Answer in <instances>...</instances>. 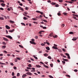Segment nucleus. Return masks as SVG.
Wrapping results in <instances>:
<instances>
[{
	"label": "nucleus",
	"instance_id": "f257e3e1",
	"mask_svg": "<svg viewBox=\"0 0 78 78\" xmlns=\"http://www.w3.org/2000/svg\"><path fill=\"white\" fill-rule=\"evenodd\" d=\"M31 41H30V44H34V45H36V43L34 42V39H32Z\"/></svg>",
	"mask_w": 78,
	"mask_h": 78
},
{
	"label": "nucleus",
	"instance_id": "f03ea898",
	"mask_svg": "<svg viewBox=\"0 0 78 78\" xmlns=\"http://www.w3.org/2000/svg\"><path fill=\"white\" fill-rule=\"evenodd\" d=\"M5 37H6L9 38V39H12V37L9 35H6Z\"/></svg>",
	"mask_w": 78,
	"mask_h": 78
},
{
	"label": "nucleus",
	"instance_id": "7ed1b4c3",
	"mask_svg": "<svg viewBox=\"0 0 78 78\" xmlns=\"http://www.w3.org/2000/svg\"><path fill=\"white\" fill-rule=\"evenodd\" d=\"M27 75H32V73L30 72H27L26 73Z\"/></svg>",
	"mask_w": 78,
	"mask_h": 78
},
{
	"label": "nucleus",
	"instance_id": "20e7f679",
	"mask_svg": "<svg viewBox=\"0 0 78 78\" xmlns=\"http://www.w3.org/2000/svg\"><path fill=\"white\" fill-rule=\"evenodd\" d=\"M52 48H53L54 49H55V50H58V47H56L55 46H53Z\"/></svg>",
	"mask_w": 78,
	"mask_h": 78
},
{
	"label": "nucleus",
	"instance_id": "39448f33",
	"mask_svg": "<svg viewBox=\"0 0 78 78\" xmlns=\"http://www.w3.org/2000/svg\"><path fill=\"white\" fill-rule=\"evenodd\" d=\"M3 39L4 41H7V42H8L9 41V40L8 39L4 37H3Z\"/></svg>",
	"mask_w": 78,
	"mask_h": 78
},
{
	"label": "nucleus",
	"instance_id": "423d86ee",
	"mask_svg": "<svg viewBox=\"0 0 78 78\" xmlns=\"http://www.w3.org/2000/svg\"><path fill=\"white\" fill-rule=\"evenodd\" d=\"M5 28H6L7 29H8V30L10 29V27H9V26H8V25H6L5 26Z\"/></svg>",
	"mask_w": 78,
	"mask_h": 78
},
{
	"label": "nucleus",
	"instance_id": "0eeeda50",
	"mask_svg": "<svg viewBox=\"0 0 78 78\" xmlns=\"http://www.w3.org/2000/svg\"><path fill=\"white\" fill-rule=\"evenodd\" d=\"M13 31H14V29H12V30H9V32H10V33H12Z\"/></svg>",
	"mask_w": 78,
	"mask_h": 78
},
{
	"label": "nucleus",
	"instance_id": "6e6552de",
	"mask_svg": "<svg viewBox=\"0 0 78 78\" xmlns=\"http://www.w3.org/2000/svg\"><path fill=\"white\" fill-rule=\"evenodd\" d=\"M51 5H56V3L55 2H51Z\"/></svg>",
	"mask_w": 78,
	"mask_h": 78
},
{
	"label": "nucleus",
	"instance_id": "1a4fd4ad",
	"mask_svg": "<svg viewBox=\"0 0 78 78\" xmlns=\"http://www.w3.org/2000/svg\"><path fill=\"white\" fill-rule=\"evenodd\" d=\"M27 75L26 74H23L22 76V77L23 78H25V77H26L27 76Z\"/></svg>",
	"mask_w": 78,
	"mask_h": 78
},
{
	"label": "nucleus",
	"instance_id": "9d476101",
	"mask_svg": "<svg viewBox=\"0 0 78 78\" xmlns=\"http://www.w3.org/2000/svg\"><path fill=\"white\" fill-rule=\"evenodd\" d=\"M1 5H2V6H3V7H5V4L3 3H2L1 4Z\"/></svg>",
	"mask_w": 78,
	"mask_h": 78
},
{
	"label": "nucleus",
	"instance_id": "9b49d317",
	"mask_svg": "<svg viewBox=\"0 0 78 78\" xmlns=\"http://www.w3.org/2000/svg\"><path fill=\"white\" fill-rule=\"evenodd\" d=\"M9 22H10V23H14V22L13 21L11 20H10Z\"/></svg>",
	"mask_w": 78,
	"mask_h": 78
},
{
	"label": "nucleus",
	"instance_id": "f8f14e48",
	"mask_svg": "<svg viewBox=\"0 0 78 78\" xmlns=\"http://www.w3.org/2000/svg\"><path fill=\"white\" fill-rule=\"evenodd\" d=\"M6 47V46L5 45H4L2 46V49H4V48H5Z\"/></svg>",
	"mask_w": 78,
	"mask_h": 78
},
{
	"label": "nucleus",
	"instance_id": "ddd939ff",
	"mask_svg": "<svg viewBox=\"0 0 78 78\" xmlns=\"http://www.w3.org/2000/svg\"><path fill=\"white\" fill-rule=\"evenodd\" d=\"M46 48L48 50H50V48H49L48 47H46Z\"/></svg>",
	"mask_w": 78,
	"mask_h": 78
},
{
	"label": "nucleus",
	"instance_id": "4468645a",
	"mask_svg": "<svg viewBox=\"0 0 78 78\" xmlns=\"http://www.w3.org/2000/svg\"><path fill=\"white\" fill-rule=\"evenodd\" d=\"M58 50L60 53H62V50H61V49H58Z\"/></svg>",
	"mask_w": 78,
	"mask_h": 78
},
{
	"label": "nucleus",
	"instance_id": "2eb2a0df",
	"mask_svg": "<svg viewBox=\"0 0 78 78\" xmlns=\"http://www.w3.org/2000/svg\"><path fill=\"white\" fill-rule=\"evenodd\" d=\"M44 56H48V54H44Z\"/></svg>",
	"mask_w": 78,
	"mask_h": 78
},
{
	"label": "nucleus",
	"instance_id": "dca6fc26",
	"mask_svg": "<svg viewBox=\"0 0 78 78\" xmlns=\"http://www.w3.org/2000/svg\"><path fill=\"white\" fill-rule=\"evenodd\" d=\"M33 57H34V58H35V59H37V57L35 56V55H33Z\"/></svg>",
	"mask_w": 78,
	"mask_h": 78
},
{
	"label": "nucleus",
	"instance_id": "f3484780",
	"mask_svg": "<svg viewBox=\"0 0 78 78\" xmlns=\"http://www.w3.org/2000/svg\"><path fill=\"white\" fill-rule=\"evenodd\" d=\"M62 60H63V61H68V60L64 59V58L62 59Z\"/></svg>",
	"mask_w": 78,
	"mask_h": 78
},
{
	"label": "nucleus",
	"instance_id": "a211bd4d",
	"mask_svg": "<svg viewBox=\"0 0 78 78\" xmlns=\"http://www.w3.org/2000/svg\"><path fill=\"white\" fill-rule=\"evenodd\" d=\"M76 39H77L76 38H74L72 39V40L73 41H76Z\"/></svg>",
	"mask_w": 78,
	"mask_h": 78
},
{
	"label": "nucleus",
	"instance_id": "6ab92c4d",
	"mask_svg": "<svg viewBox=\"0 0 78 78\" xmlns=\"http://www.w3.org/2000/svg\"><path fill=\"white\" fill-rule=\"evenodd\" d=\"M0 64H1L2 65H5L6 64L0 62Z\"/></svg>",
	"mask_w": 78,
	"mask_h": 78
},
{
	"label": "nucleus",
	"instance_id": "aec40b11",
	"mask_svg": "<svg viewBox=\"0 0 78 78\" xmlns=\"http://www.w3.org/2000/svg\"><path fill=\"white\" fill-rule=\"evenodd\" d=\"M23 19L24 20H28V18L26 17H24Z\"/></svg>",
	"mask_w": 78,
	"mask_h": 78
},
{
	"label": "nucleus",
	"instance_id": "412c9836",
	"mask_svg": "<svg viewBox=\"0 0 78 78\" xmlns=\"http://www.w3.org/2000/svg\"><path fill=\"white\" fill-rule=\"evenodd\" d=\"M32 20H38V19H37V18H32Z\"/></svg>",
	"mask_w": 78,
	"mask_h": 78
},
{
	"label": "nucleus",
	"instance_id": "4be33fe9",
	"mask_svg": "<svg viewBox=\"0 0 78 78\" xmlns=\"http://www.w3.org/2000/svg\"><path fill=\"white\" fill-rule=\"evenodd\" d=\"M44 67L46 68H48V66H46V65H44Z\"/></svg>",
	"mask_w": 78,
	"mask_h": 78
},
{
	"label": "nucleus",
	"instance_id": "5701e85b",
	"mask_svg": "<svg viewBox=\"0 0 78 78\" xmlns=\"http://www.w3.org/2000/svg\"><path fill=\"white\" fill-rule=\"evenodd\" d=\"M19 47H21V48H23V46L20 45H19Z\"/></svg>",
	"mask_w": 78,
	"mask_h": 78
},
{
	"label": "nucleus",
	"instance_id": "b1692460",
	"mask_svg": "<svg viewBox=\"0 0 78 78\" xmlns=\"http://www.w3.org/2000/svg\"><path fill=\"white\" fill-rule=\"evenodd\" d=\"M36 67H38L39 68H40V67H41V66H39V65H36Z\"/></svg>",
	"mask_w": 78,
	"mask_h": 78
},
{
	"label": "nucleus",
	"instance_id": "393cba45",
	"mask_svg": "<svg viewBox=\"0 0 78 78\" xmlns=\"http://www.w3.org/2000/svg\"><path fill=\"white\" fill-rule=\"evenodd\" d=\"M0 2H1L2 3H5V1L2 0H0Z\"/></svg>",
	"mask_w": 78,
	"mask_h": 78
},
{
	"label": "nucleus",
	"instance_id": "a878e982",
	"mask_svg": "<svg viewBox=\"0 0 78 78\" xmlns=\"http://www.w3.org/2000/svg\"><path fill=\"white\" fill-rule=\"evenodd\" d=\"M69 33L70 34H73V32H70Z\"/></svg>",
	"mask_w": 78,
	"mask_h": 78
},
{
	"label": "nucleus",
	"instance_id": "bb28decb",
	"mask_svg": "<svg viewBox=\"0 0 78 78\" xmlns=\"http://www.w3.org/2000/svg\"><path fill=\"white\" fill-rule=\"evenodd\" d=\"M73 18L74 19H75V20H78V19H76V18L75 16H74L73 17Z\"/></svg>",
	"mask_w": 78,
	"mask_h": 78
},
{
	"label": "nucleus",
	"instance_id": "cd10ccee",
	"mask_svg": "<svg viewBox=\"0 0 78 78\" xmlns=\"http://www.w3.org/2000/svg\"><path fill=\"white\" fill-rule=\"evenodd\" d=\"M16 76H20V73H17Z\"/></svg>",
	"mask_w": 78,
	"mask_h": 78
},
{
	"label": "nucleus",
	"instance_id": "c85d7f7f",
	"mask_svg": "<svg viewBox=\"0 0 78 78\" xmlns=\"http://www.w3.org/2000/svg\"><path fill=\"white\" fill-rule=\"evenodd\" d=\"M48 59H51V57L50 56H49L48 57Z\"/></svg>",
	"mask_w": 78,
	"mask_h": 78
},
{
	"label": "nucleus",
	"instance_id": "c756f323",
	"mask_svg": "<svg viewBox=\"0 0 78 78\" xmlns=\"http://www.w3.org/2000/svg\"><path fill=\"white\" fill-rule=\"evenodd\" d=\"M66 76H67V77H69V78H70V76L69 75H66Z\"/></svg>",
	"mask_w": 78,
	"mask_h": 78
},
{
	"label": "nucleus",
	"instance_id": "7c9ffc66",
	"mask_svg": "<svg viewBox=\"0 0 78 78\" xmlns=\"http://www.w3.org/2000/svg\"><path fill=\"white\" fill-rule=\"evenodd\" d=\"M0 19L1 20H4V18H3V17H0Z\"/></svg>",
	"mask_w": 78,
	"mask_h": 78
},
{
	"label": "nucleus",
	"instance_id": "2f4dec72",
	"mask_svg": "<svg viewBox=\"0 0 78 78\" xmlns=\"http://www.w3.org/2000/svg\"><path fill=\"white\" fill-rule=\"evenodd\" d=\"M63 14H64V15H65V16H67V13H66L65 12H64Z\"/></svg>",
	"mask_w": 78,
	"mask_h": 78
},
{
	"label": "nucleus",
	"instance_id": "473e14b6",
	"mask_svg": "<svg viewBox=\"0 0 78 78\" xmlns=\"http://www.w3.org/2000/svg\"><path fill=\"white\" fill-rule=\"evenodd\" d=\"M54 38H56L57 37H58V36L55 35V36H53Z\"/></svg>",
	"mask_w": 78,
	"mask_h": 78
},
{
	"label": "nucleus",
	"instance_id": "72a5a7b5",
	"mask_svg": "<svg viewBox=\"0 0 78 78\" xmlns=\"http://www.w3.org/2000/svg\"><path fill=\"white\" fill-rule=\"evenodd\" d=\"M36 12H38V13H41V12L39 11H37Z\"/></svg>",
	"mask_w": 78,
	"mask_h": 78
},
{
	"label": "nucleus",
	"instance_id": "f704fd0d",
	"mask_svg": "<svg viewBox=\"0 0 78 78\" xmlns=\"http://www.w3.org/2000/svg\"><path fill=\"white\" fill-rule=\"evenodd\" d=\"M2 44H3V45H6V43L4 42H2Z\"/></svg>",
	"mask_w": 78,
	"mask_h": 78
},
{
	"label": "nucleus",
	"instance_id": "c9c22d12",
	"mask_svg": "<svg viewBox=\"0 0 78 78\" xmlns=\"http://www.w3.org/2000/svg\"><path fill=\"white\" fill-rule=\"evenodd\" d=\"M64 26H65L64 24H63L61 25L62 27H64Z\"/></svg>",
	"mask_w": 78,
	"mask_h": 78
},
{
	"label": "nucleus",
	"instance_id": "e433bc0d",
	"mask_svg": "<svg viewBox=\"0 0 78 78\" xmlns=\"http://www.w3.org/2000/svg\"><path fill=\"white\" fill-rule=\"evenodd\" d=\"M46 44H47L48 45H50V43L47 42V41L46 42Z\"/></svg>",
	"mask_w": 78,
	"mask_h": 78
},
{
	"label": "nucleus",
	"instance_id": "4c0bfd02",
	"mask_svg": "<svg viewBox=\"0 0 78 78\" xmlns=\"http://www.w3.org/2000/svg\"><path fill=\"white\" fill-rule=\"evenodd\" d=\"M43 21H44V22H45L46 23H47V21L45 20H43Z\"/></svg>",
	"mask_w": 78,
	"mask_h": 78
},
{
	"label": "nucleus",
	"instance_id": "58836bf2",
	"mask_svg": "<svg viewBox=\"0 0 78 78\" xmlns=\"http://www.w3.org/2000/svg\"><path fill=\"white\" fill-rule=\"evenodd\" d=\"M21 25H24V26H25V24L24 23H21Z\"/></svg>",
	"mask_w": 78,
	"mask_h": 78
},
{
	"label": "nucleus",
	"instance_id": "ea45409f",
	"mask_svg": "<svg viewBox=\"0 0 78 78\" xmlns=\"http://www.w3.org/2000/svg\"><path fill=\"white\" fill-rule=\"evenodd\" d=\"M28 67H32L31 66V64H29V65H28Z\"/></svg>",
	"mask_w": 78,
	"mask_h": 78
},
{
	"label": "nucleus",
	"instance_id": "a19ab883",
	"mask_svg": "<svg viewBox=\"0 0 78 78\" xmlns=\"http://www.w3.org/2000/svg\"><path fill=\"white\" fill-rule=\"evenodd\" d=\"M74 72H78V70H77V69H74Z\"/></svg>",
	"mask_w": 78,
	"mask_h": 78
},
{
	"label": "nucleus",
	"instance_id": "79ce46f5",
	"mask_svg": "<svg viewBox=\"0 0 78 78\" xmlns=\"http://www.w3.org/2000/svg\"><path fill=\"white\" fill-rule=\"evenodd\" d=\"M59 2H60V3H61L63 2V1L62 0H59Z\"/></svg>",
	"mask_w": 78,
	"mask_h": 78
},
{
	"label": "nucleus",
	"instance_id": "37998d69",
	"mask_svg": "<svg viewBox=\"0 0 78 78\" xmlns=\"http://www.w3.org/2000/svg\"><path fill=\"white\" fill-rule=\"evenodd\" d=\"M50 65L51 67H53V64H51Z\"/></svg>",
	"mask_w": 78,
	"mask_h": 78
},
{
	"label": "nucleus",
	"instance_id": "c03bdc74",
	"mask_svg": "<svg viewBox=\"0 0 78 78\" xmlns=\"http://www.w3.org/2000/svg\"><path fill=\"white\" fill-rule=\"evenodd\" d=\"M49 36H50L51 37H52V36H53V34H51L49 35Z\"/></svg>",
	"mask_w": 78,
	"mask_h": 78
},
{
	"label": "nucleus",
	"instance_id": "a18cd8bd",
	"mask_svg": "<svg viewBox=\"0 0 78 78\" xmlns=\"http://www.w3.org/2000/svg\"><path fill=\"white\" fill-rule=\"evenodd\" d=\"M10 65H11V66H14V64H13V63H12V62H11V63H10Z\"/></svg>",
	"mask_w": 78,
	"mask_h": 78
},
{
	"label": "nucleus",
	"instance_id": "49530a36",
	"mask_svg": "<svg viewBox=\"0 0 78 78\" xmlns=\"http://www.w3.org/2000/svg\"><path fill=\"white\" fill-rule=\"evenodd\" d=\"M16 59H17L19 60H20V58L19 57H17Z\"/></svg>",
	"mask_w": 78,
	"mask_h": 78
},
{
	"label": "nucleus",
	"instance_id": "de8ad7c7",
	"mask_svg": "<svg viewBox=\"0 0 78 78\" xmlns=\"http://www.w3.org/2000/svg\"><path fill=\"white\" fill-rule=\"evenodd\" d=\"M27 69H29L30 70H31V68H30V67H27Z\"/></svg>",
	"mask_w": 78,
	"mask_h": 78
},
{
	"label": "nucleus",
	"instance_id": "09e8293b",
	"mask_svg": "<svg viewBox=\"0 0 78 78\" xmlns=\"http://www.w3.org/2000/svg\"><path fill=\"white\" fill-rule=\"evenodd\" d=\"M49 77L51 78H54L53 76L51 75L49 76Z\"/></svg>",
	"mask_w": 78,
	"mask_h": 78
},
{
	"label": "nucleus",
	"instance_id": "8fccbe9b",
	"mask_svg": "<svg viewBox=\"0 0 78 78\" xmlns=\"http://www.w3.org/2000/svg\"><path fill=\"white\" fill-rule=\"evenodd\" d=\"M68 59H70V55H69L68 56Z\"/></svg>",
	"mask_w": 78,
	"mask_h": 78
},
{
	"label": "nucleus",
	"instance_id": "3c124183",
	"mask_svg": "<svg viewBox=\"0 0 78 78\" xmlns=\"http://www.w3.org/2000/svg\"><path fill=\"white\" fill-rule=\"evenodd\" d=\"M20 9L21 11H24V10L22 8H21Z\"/></svg>",
	"mask_w": 78,
	"mask_h": 78
},
{
	"label": "nucleus",
	"instance_id": "603ef678",
	"mask_svg": "<svg viewBox=\"0 0 78 78\" xmlns=\"http://www.w3.org/2000/svg\"><path fill=\"white\" fill-rule=\"evenodd\" d=\"M17 59H15V62H17Z\"/></svg>",
	"mask_w": 78,
	"mask_h": 78
},
{
	"label": "nucleus",
	"instance_id": "864d4df0",
	"mask_svg": "<svg viewBox=\"0 0 78 78\" xmlns=\"http://www.w3.org/2000/svg\"><path fill=\"white\" fill-rule=\"evenodd\" d=\"M41 45L42 46H44V45H45V44H43V43L41 44Z\"/></svg>",
	"mask_w": 78,
	"mask_h": 78
},
{
	"label": "nucleus",
	"instance_id": "5fc2aeb1",
	"mask_svg": "<svg viewBox=\"0 0 78 78\" xmlns=\"http://www.w3.org/2000/svg\"><path fill=\"white\" fill-rule=\"evenodd\" d=\"M62 50L64 51V52H65L66 51V50H65V49L64 48H63L62 49Z\"/></svg>",
	"mask_w": 78,
	"mask_h": 78
},
{
	"label": "nucleus",
	"instance_id": "6e6d98bb",
	"mask_svg": "<svg viewBox=\"0 0 78 78\" xmlns=\"http://www.w3.org/2000/svg\"><path fill=\"white\" fill-rule=\"evenodd\" d=\"M30 60H31V61H34V59L33 58H30Z\"/></svg>",
	"mask_w": 78,
	"mask_h": 78
},
{
	"label": "nucleus",
	"instance_id": "4d7b16f0",
	"mask_svg": "<svg viewBox=\"0 0 78 78\" xmlns=\"http://www.w3.org/2000/svg\"><path fill=\"white\" fill-rule=\"evenodd\" d=\"M62 63H63V64H65V63H66V62H65V61H62Z\"/></svg>",
	"mask_w": 78,
	"mask_h": 78
},
{
	"label": "nucleus",
	"instance_id": "13d9d810",
	"mask_svg": "<svg viewBox=\"0 0 78 78\" xmlns=\"http://www.w3.org/2000/svg\"><path fill=\"white\" fill-rule=\"evenodd\" d=\"M56 7H59V5L58 4H57L55 5Z\"/></svg>",
	"mask_w": 78,
	"mask_h": 78
},
{
	"label": "nucleus",
	"instance_id": "bf43d9fd",
	"mask_svg": "<svg viewBox=\"0 0 78 78\" xmlns=\"http://www.w3.org/2000/svg\"><path fill=\"white\" fill-rule=\"evenodd\" d=\"M12 76H14V72H12Z\"/></svg>",
	"mask_w": 78,
	"mask_h": 78
},
{
	"label": "nucleus",
	"instance_id": "052dcab7",
	"mask_svg": "<svg viewBox=\"0 0 78 78\" xmlns=\"http://www.w3.org/2000/svg\"><path fill=\"white\" fill-rule=\"evenodd\" d=\"M57 14H58V16H61V13H57Z\"/></svg>",
	"mask_w": 78,
	"mask_h": 78
},
{
	"label": "nucleus",
	"instance_id": "680f3d73",
	"mask_svg": "<svg viewBox=\"0 0 78 78\" xmlns=\"http://www.w3.org/2000/svg\"><path fill=\"white\" fill-rule=\"evenodd\" d=\"M4 53H5L6 54V53H7V52L6 51H4Z\"/></svg>",
	"mask_w": 78,
	"mask_h": 78
},
{
	"label": "nucleus",
	"instance_id": "e2e57ef3",
	"mask_svg": "<svg viewBox=\"0 0 78 78\" xmlns=\"http://www.w3.org/2000/svg\"><path fill=\"white\" fill-rule=\"evenodd\" d=\"M43 29H47V27H43Z\"/></svg>",
	"mask_w": 78,
	"mask_h": 78
},
{
	"label": "nucleus",
	"instance_id": "0e129e2a",
	"mask_svg": "<svg viewBox=\"0 0 78 78\" xmlns=\"http://www.w3.org/2000/svg\"><path fill=\"white\" fill-rule=\"evenodd\" d=\"M0 9H1V10H4V9H3V8H0Z\"/></svg>",
	"mask_w": 78,
	"mask_h": 78
},
{
	"label": "nucleus",
	"instance_id": "69168bd1",
	"mask_svg": "<svg viewBox=\"0 0 78 78\" xmlns=\"http://www.w3.org/2000/svg\"><path fill=\"white\" fill-rule=\"evenodd\" d=\"M62 56H63V58H67V57H66V56H65V55H62Z\"/></svg>",
	"mask_w": 78,
	"mask_h": 78
},
{
	"label": "nucleus",
	"instance_id": "338daca9",
	"mask_svg": "<svg viewBox=\"0 0 78 78\" xmlns=\"http://www.w3.org/2000/svg\"><path fill=\"white\" fill-rule=\"evenodd\" d=\"M24 13L25 14H28V12H25Z\"/></svg>",
	"mask_w": 78,
	"mask_h": 78
},
{
	"label": "nucleus",
	"instance_id": "774afa93",
	"mask_svg": "<svg viewBox=\"0 0 78 78\" xmlns=\"http://www.w3.org/2000/svg\"><path fill=\"white\" fill-rule=\"evenodd\" d=\"M13 78H16V76H13L12 77Z\"/></svg>",
	"mask_w": 78,
	"mask_h": 78
}]
</instances>
